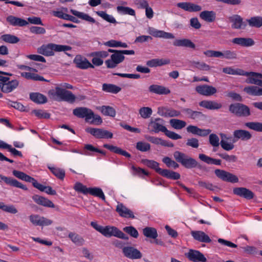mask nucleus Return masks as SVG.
<instances>
[{
  "instance_id": "nucleus-1",
  "label": "nucleus",
  "mask_w": 262,
  "mask_h": 262,
  "mask_svg": "<svg viewBox=\"0 0 262 262\" xmlns=\"http://www.w3.org/2000/svg\"><path fill=\"white\" fill-rule=\"evenodd\" d=\"M74 87L68 83H60L55 90H50L48 92L49 97L56 101H64L73 103L76 100V96L72 92L67 89H73Z\"/></svg>"
},
{
  "instance_id": "nucleus-2",
  "label": "nucleus",
  "mask_w": 262,
  "mask_h": 262,
  "mask_svg": "<svg viewBox=\"0 0 262 262\" xmlns=\"http://www.w3.org/2000/svg\"><path fill=\"white\" fill-rule=\"evenodd\" d=\"M73 114L78 118H84L85 121L90 124L100 125L102 123L101 117L99 115H95L92 110L87 107H77L73 110Z\"/></svg>"
},
{
  "instance_id": "nucleus-3",
  "label": "nucleus",
  "mask_w": 262,
  "mask_h": 262,
  "mask_svg": "<svg viewBox=\"0 0 262 262\" xmlns=\"http://www.w3.org/2000/svg\"><path fill=\"white\" fill-rule=\"evenodd\" d=\"M108 52L113 53L108 59L105 61L106 67L108 69H114L119 64L122 62L125 59L124 55H134L135 51L132 50H118L109 49Z\"/></svg>"
},
{
  "instance_id": "nucleus-4",
  "label": "nucleus",
  "mask_w": 262,
  "mask_h": 262,
  "mask_svg": "<svg viewBox=\"0 0 262 262\" xmlns=\"http://www.w3.org/2000/svg\"><path fill=\"white\" fill-rule=\"evenodd\" d=\"M173 157L178 162L180 163L186 168L191 169L197 167L200 169L206 170L205 167L201 165L194 159L179 151H175L173 153Z\"/></svg>"
},
{
  "instance_id": "nucleus-5",
  "label": "nucleus",
  "mask_w": 262,
  "mask_h": 262,
  "mask_svg": "<svg viewBox=\"0 0 262 262\" xmlns=\"http://www.w3.org/2000/svg\"><path fill=\"white\" fill-rule=\"evenodd\" d=\"M229 111L232 114L239 117H247L251 115L250 108L241 103L231 104L229 106Z\"/></svg>"
},
{
  "instance_id": "nucleus-6",
  "label": "nucleus",
  "mask_w": 262,
  "mask_h": 262,
  "mask_svg": "<svg viewBox=\"0 0 262 262\" xmlns=\"http://www.w3.org/2000/svg\"><path fill=\"white\" fill-rule=\"evenodd\" d=\"M101 233L105 237L113 236L125 240L128 239V237L126 235L115 226H106L103 227Z\"/></svg>"
},
{
  "instance_id": "nucleus-7",
  "label": "nucleus",
  "mask_w": 262,
  "mask_h": 262,
  "mask_svg": "<svg viewBox=\"0 0 262 262\" xmlns=\"http://www.w3.org/2000/svg\"><path fill=\"white\" fill-rule=\"evenodd\" d=\"M85 131L98 139H111L113 136L111 132L102 128L88 127L86 128Z\"/></svg>"
},
{
  "instance_id": "nucleus-8",
  "label": "nucleus",
  "mask_w": 262,
  "mask_h": 262,
  "mask_svg": "<svg viewBox=\"0 0 262 262\" xmlns=\"http://www.w3.org/2000/svg\"><path fill=\"white\" fill-rule=\"evenodd\" d=\"M214 173L217 177L224 181L231 183H237L238 182V179L237 176L224 170L215 169Z\"/></svg>"
},
{
  "instance_id": "nucleus-9",
  "label": "nucleus",
  "mask_w": 262,
  "mask_h": 262,
  "mask_svg": "<svg viewBox=\"0 0 262 262\" xmlns=\"http://www.w3.org/2000/svg\"><path fill=\"white\" fill-rule=\"evenodd\" d=\"M186 257L193 262H206L207 259L204 255L198 250L189 249L188 252L185 253Z\"/></svg>"
},
{
  "instance_id": "nucleus-10",
  "label": "nucleus",
  "mask_w": 262,
  "mask_h": 262,
  "mask_svg": "<svg viewBox=\"0 0 262 262\" xmlns=\"http://www.w3.org/2000/svg\"><path fill=\"white\" fill-rule=\"evenodd\" d=\"M195 90L199 94L205 96H212L217 93V90L215 87L207 84L196 86Z\"/></svg>"
},
{
  "instance_id": "nucleus-11",
  "label": "nucleus",
  "mask_w": 262,
  "mask_h": 262,
  "mask_svg": "<svg viewBox=\"0 0 262 262\" xmlns=\"http://www.w3.org/2000/svg\"><path fill=\"white\" fill-rule=\"evenodd\" d=\"M228 19L232 23L231 27L234 29H245L247 24L243 21V18L238 14H234L228 17Z\"/></svg>"
},
{
  "instance_id": "nucleus-12",
  "label": "nucleus",
  "mask_w": 262,
  "mask_h": 262,
  "mask_svg": "<svg viewBox=\"0 0 262 262\" xmlns=\"http://www.w3.org/2000/svg\"><path fill=\"white\" fill-rule=\"evenodd\" d=\"M122 252L125 257L132 259H140L142 256L139 250L131 246L123 247Z\"/></svg>"
},
{
  "instance_id": "nucleus-13",
  "label": "nucleus",
  "mask_w": 262,
  "mask_h": 262,
  "mask_svg": "<svg viewBox=\"0 0 262 262\" xmlns=\"http://www.w3.org/2000/svg\"><path fill=\"white\" fill-rule=\"evenodd\" d=\"M164 121L163 119L158 118L154 120H151L149 123L148 126L151 127V132L158 133L160 132L164 133L166 129V127L164 125Z\"/></svg>"
},
{
  "instance_id": "nucleus-14",
  "label": "nucleus",
  "mask_w": 262,
  "mask_h": 262,
  "mask_svg": "<svg viewBox=\"0 0 262 262\" xmlns=\"http://www.w3.org/2000/svg\"><path fill=\"white\" fill-rule=\"evenodd\" d=\"M116 211L122 217L135 219L134 212L124 205L122 203H118L116 206Z\"/></svg>"
},
{
  "instance_id": "nucleus-15",
  "label": "nucleus",
  "mask_w": 262,
  "mask_h": 262,
  "mask_svg": "<svg viewBox=\"0 0 262 262\" xmlns=\"http://www.w3.org/2000/svg\"><path fill=\"white\" fill-rule=\"evenodd\" d=\"M233 136L234 141L241 140L242 141H248L250 140L252 137V134L250 132L245 129H236L233 132Z\"/></svg>"
},
{
  "instance_id": "nucleus-16",
  "label": "nucleus",
  "mask_w": 262,
  "mask_h": 262,
  "mask_svg": "<svg viewBox=\"0 0 262 262\" xmlns=\"http://www.w3.org/2000/svg\"><path fill=\"white\" fill-rule=\"evenodd\" d=\"M233 192L241 197H243L247 200H250L254 198V194L250 190L245 187H236L233 188Z\"/></svg>"
},
{
  "instance_id": "nucleus-17",
  "label": "nucleus",
  "mask_w": 262,
  "mask_h": 262,
  "mask_svg": "<svg viewBox=\"0 0 262 262\" xmlns=\"http://www.w3.org/2000/svg\"><path fill=\"white\" fill-rule=\"evenodd\" d=\"M19 85V81L16 80H8L7 82H0V89L5 93H10L16 89Z\"/></svg>"
},
{
  "instance_id": "nucleus-18",
  "label": "nucleus",
  "mask_w": 262,
  "mask_h": 262,
  "mask_svg": "<svg viewBox=\"0 0 262 262\" xmlns=\"http://www.w3.org/2000/svg\"><path fill=\"white\" fill-rule=\"evenodd\" d=\"M2 181H4L6 184L11 186L19 188L25 190L28 189L25 185L19 182L16 180L0 174V182Z\"/></svg>"
},
{
  "instance_id": "nucleus-19",
  "label": "nucleus",
  "mask_w": 262,
  "mask_h": 262,
  "mask_svg": "<svg viewBox=\"0 0 262 262\" xmlns=\"http://www.w3.org/2000/svg\"><path fill=\"white\" fill-rule=\"evenodd\" d=\"M74 62L77 67L81 69L94 68V66L86 58L82 57L81 55H77L74 59Z\"/></svg>"
},
{
  "instance_id": "nucleus-20",
  "label": "nucleus",
  "mask_w": 262,
  "mask_h": 262,
  "mask_svg": "<svg viewBox=\"0 0 262 262\" xmlns=\"http://www.w3.org/2000/svg\"><path fill=\"white\" fill-rule=\"evenodd\" d=\"M177 6L185 11L188 12H199L202 10V7L196 4L190 2H182L177 4Z\"/></svg>"
},
{
  "instance_id": "nucleus-21",
  "label": "nucleus",
  "mask_w": 262,
  "mask_h": 262,
  "mask_svg": "<svg viewBox=\"0 0 262 262\" xmlns=\"http://www.w3.org/2000/svg\"><path fill=\"white\" fill-rule=\"evenodd\" d=\"M186 129L188 133L201 137L206 136L211 132V129H201L196 126L191 125L188 126Z\"/></svg>"
},
{
  "instance_id": "nucleus-22",
  "label": "nucleus",
  "mask_w": 262,
  "mask_h": 262,
  "mask_svg": "<svg viewBox=\"0 0 262 262\" xmlns=\"http://www.w3.org/2000/svg\"><path fill=\"white\" fill-rule=\"evenodd\" d=\"M144 137L148 141L156 145H161L163 146L169 147H172L173 146V144L172 143L168 142L160 138L150 136L147 135H145Z\"/></svg>"
},
{
  "instance_id": "nucleus-23",
  "label": "nucleus",
  "mask_w": 262,
  "mask_h": 262,
  "mask_svg": "<svg viewBox=\"0 0 262 262\" xmlns=\"http://www.w3.org/2000/svg\"><path fill=\"white\" fill-rule=\"evenodd\" d=\"M191 235L195 240L202 243H209L211 239L204 232L202 231H192Z\"/></svg>"
},
{
  "instance_id": "nucleus-24",
  "label": "nucleus",
  "mask_w": 262,
  "mask_h": 262,
  "mask_svg": "<svg viewBox=\"0 0 262 262\" xmlns=\"http://www.w3.org/2000/svg\"><path fill=\"white\" fill-rule=\"evenodd\" d=\"M32 198L33 200V201L38 205L49 208L55 207L54 204L51 201L43 196L36 194L33 195Z\"/></svg>"
},
{
  "instance_id": "nucleus-25",
  "label": "nucleus",
  "mask_w": 262,
  "mask_h": 262,
  "mask_svg": "<svg viewBox=\"0 0 262 262\" xmlns=\"http://www.w3.org/2000/svg\"><path fill=\"white\" fill-rule=\"evenodd\" d=\"M199 105L208 110H219L222 107L221 103L212 100H203L199 102Z\"/></svg>"
},
{
  "instance_id": "nucleus-26",
  "label": "nucleus",
  "mask_w": 262,
  "mask_h": 262,
  "mask_svg": "<svg viewBox=\"0 0 262 262\" xmlns=\"http://www.w3.org/2000/svg\"><path fill=\"white\" fill-rule=\"evenodd\" d=\"M149 91L151 93L158 95H167L170 93V91L168 88L157 84L150 85Z\"/></svg>"
},
{
  "instance_id": "nucleus-27",
  "label": "nucleus",
  "mask_w": 262,
  "mask_h": 262,
  "mask_svg": "<svg viewBox=\"0 0 262 262\" xmlns=\"http://www.w3.org/2000/svg\"><path fill=\"white\" fill-rule=\"evenodd\" d=\"M173 45L175 47H182L194 49L195 44L191 40L186 38L176 39L173 42Z\"/></svg>"
},
{
  "instance_id": "nucleus-28",
  "label": "nucleus",
  "mask_w": 262,
  "mask_h": 262,
  "mask_svg": "<svg viewBox=\"0 0 262 262\" xmlns=\"http://www.w3.org/2000/svg\"><path fill=\"white\" fill-rule=\"evenodd\" d=\"M7 21L14 26L23 27L28 24V22L25 19L10 15L6 18Z\"/></svg>"
},
{
  "instance_id": "nucleus-29",
  "label": "nucleus",
  "mask_w": 262,
  "mask_h": 262,
  "mask_svg": "<svg viewBox=\"0 0 262 262\" xmlns=\"http://www.w3.org/2000/svg\"><path fill=\"white\" fill-rule=\"evenodd\" d=\"M233 43L243 47H250L254 45V40L251 38L237 37L232 39Z\"/></svg>"
},
{
  "instance_id": "nucleus-30",
  "label": "nucleus",
  "mask_w": 262,
  "mask_h": 262,
  "mask_svg": "<svg viewBox=\"0 0 262 262\" xmlns=\"http://www.w3.org/2000/svg\"><path fill=\"white\" fill-rule=\"evenodd\" d=\"M199 16L202 19L208 23L213 22L216 18V13L213 11H203L200 13Z\"/></svg>"
},
{
  "instance_id": "nucleus-31",
  "label": "nucleus",
  "mask_w": 262,
  "mask_h": 262,
  "mask_svg": "<svg viewBox=\"0 0 262 262\" xmlns=\"http://www.w3.org/2000/svg\"><path fill=\"white\" fill-rule=\"evenodd\" d=\"M70 12L73 15L80 19H82V20H85L92 24L97 23L95 19L89 15L88 14L81 12H79L74 9H71Z\"/></svg>"
},
{
  "instance_id": "nucleus-32",
  "label": "nucleus",
  "mask_w": 262,
  "mask_h": 262,
  "mask_svg": "<svg viewBox=\"0 0 262 262\" xmlns=\"http://www.w3.org/2000/svg\"><path fill=\"white\" fill-rule=\"evenodd\" d=\"M103 147L106 149H108V150L112 152L122 155L125 157L130 158L131 157L130 154L117 146L105 144L103 145Z\"/></svg>"
},
{
  "instance_id": "nucleus-33",
  "label": "nucleus",
  "mask_w": 262,
  "mask_h": 262,
  "mask_svg": "<svg viewBox=\"0 0 262 262\" xmlns=\"http://www.w3.org/2000/svg\"><path fill=\"white\" fill-rule=\"evenodd\" d=\"M150 34L155 37L165 39H173L174 38L173 34L161 30H154L150 32Z\"/></svg>"
},
{
  "instance_id": "nucleus-34",
  "label": "nucleus",
  "mask_w": 262,
  "mask_h": 262,
  "mask_svg": "<svg viewBox=\"0 0 262 262\" xmlns=\"http://www.w3.org/2000/svg\"><path fill=\"white\" fill-rule=\"evenodd\" d=\"M30 98L33 102L38 104H43L47 102L46 96L39 93H30Z\"/></svg>"
},
{
  "instance_id": "nucleus-35",
  "label": "nucleus",
  "mask_w": 262,
  "mask_h": 262,
  "mask_svg": "<svg viewBox=\"0 0 262 262\" xmlns=\"http://www.w3.org/2000/svg\"><path fill=\"white\" fill-rule=\"evenodd\" d=\"M160 174L166 178L172 180H178L180 178V174L178 172L170 171L168 169H160Z\"/></svg>"
},
{
  "instance_id": "nucleus-36",
  "label": "nucleus",
  "mask_w": 262,
  "mask_h": 262,
  "mask_svg": "<svg viewBox=\"0 0 262 262\" xmlns=\"http://www.w3.org/2000/svg\"><path fill=\"white\" fill-rule=\"evenodd\" d=\"M84 150H85L84 154L86 155L93 156L94 152L100 153L103 155H105V151L100 150V149L94 147L92 144H85L84 146Z\"/></svg>"
},
{
  "instance_id": "nucleus-37",
  "label": "nucleus",
  "mask_w": 262,
  "mask_h": 262,
  "mask_svg": "<svg viewBox=\"0 0 262 262\" xmlns=\"http://www.w3.org/2000/svg\"><path fill=\"white\" fill-rule=\"evenodd\" d=\"M102 90L107 93L117 94L121 91V88L116 85L111 83H103Z\"/></svg>"
},
{
  "instance_id": "nucleus-38",
  "label": "nucleus",
  "mask_w": 262,
  "mask_h": 262,
  "mask_svg": "<svg viewBox=\"0 0 262 262\" xmlns=\"http://www.w3.org/2000/svg\"><path fill=\"white\" fill-rule=\"evenodd\" d=\"M199 158L201 161L208 164H214L216 165H220L221 164V160L211 158L203 154H199Z\"/></svg>"
},
{
  "instance_id": "nucleus-39",
  "label": "nucleus",
  "mask_w": 262,
  "mask_h": 262,
  "mask_svg": "<svg viewBox=\"0 0 262 262\" xmlns=\"http://www.w3.org/2000/svg\"><path fill=\"white\" fill-rule=\"evenodd\" d=\"M244 92L253 96H262V88L257 86H248L244 89Z\"/></svg>"
},
{
  "instance_id": "nucleus-40",
  "label": "nucleus",
  "mask_w": 262,
  "mask_h": 262,
  "mask_svg": "<svg viewBox=\"0 0 262 262\" xmlns=\"http://www.w3.org/2000/svg\"><path fill=\"white\" fill-rule=\"evenodd\" d=\"M20 75L22 77H24L27 79H31L35 81H47L44 78L39 75L31 72H21Z\"/></svg>"
},
{
  "instance_id": "nucleus-41",
  "label": "nucleus",
  "mask_w": 262,
  "mask_h": 262,
  "mask_svg": "<svg viewBox=\"0 0 262 262\" xmlns=\"http://www.w3.org/2000/svg\"><path fill=\"white\" fill-rule=\"evenodd\" d=\"M246 21L251 27L260 28L262 26V17L261 16H253L249 19H247Z\"/></svg>"
},
{
  "instance_id": "nucleus-42",
  "label": "nucleus",
  "mask_w": 262,
  "mask_h": 262,
  "mask_svg": "<svg viewBox=\"0 0 262 262\" xmlns=\"http://www.w3.org/2000/svg\"><path fill=\"white\" fill-rule=\"evenodd\" d=\"M143 233L145 236L152 239H156L158 236L156 229L153 227H145L143 229Z\"/></svg>"
},
{
  "instance_id": "nucleus-43",
  "label": "nucleus",
  "mask_w": 262,
  "mask_h": 262,
  "mask_svg": "<svg viewBox=\"0 0 262 262\" xmlns=\"http://www.w3.org/2000/svg\"><path fill=\"white\" fill-rule=\"evenodd\" d=\"M88 194H90L92 195L97 196L102 200H105V195L102 189L98 187H90L88 188Z\"/></svg>"
},
{
  "instance_id": "nucleus-44",
  "label": "nucleus",
  "mask_w": 262,
  "mask_h": 262,
  "mask_svg": "<svg viewBox=\"0 0 262 262\" xmlns=\"http://www.w3.org/2000/svg\"><path fill=\"white\" fill-rule=\"evenodd\" d=\"M38 53L47 56H53L54 54L52 51L51 43L42 46L38 49Z\"/></svg>"
},
{
  "instance_id": "nucleus-45",
  "label": "nucleus",
  "mask_w": 262,
  "mask_h": 262,
  "mask_svg": "<svg viewBox=\"0 0 262 262\" xmlns=\"http://www.w3.org/2000/svg\"><path fill=\"white\" fill-rule=\"evenodd\" d=\"M117 12L122 15H129L132 16H135V11L128 7H124L122 6H118L117 7Z\"/></svg>"
},
{
  "instance_id": "nucleus-46",
  "label": "nucleus",
  "mask_w": 262,
  "mask_h": 262,
  "mask_svg": "<svg viewBox=\"0 0 262 262\" xmlns=\"http://www.w3.org/2000/svg\"><path fill=\"white\" fill-rule=\"evenodd\" d=\"M142 162L143 164L148 166V167L155 169L157 172L160 174V169H162L159 167V164L154 160L143 159L142 160Z\"/></svg>"
},
{
  "instance_id": "nucleus-47",
  "label": "nucleus",
  "mask_w": 262,
  "mask_h": 262,
  "mask_svg": "<svg viewBox=\"0 0 262 262\" xmlns=\"http://www.w3.org/2000/svg\"><path fill=\"white\" fill-rule=\"evenodd\" d=\"M68 236L77 246H81L84 243V239L76 233L71 232L69 234Z\"/></svg>"
},
{
  "instance_id": "nucleus-48",
  "label": "nucleus",
  "mask_w": 262,
  "mask_h": 262,
  "mask_svg": "<svg viewBox=\"0 0 262 262\" xmlns=\"http://www.w3.org/2000/svg\"><path fill=\"white\" fill-rule=\"evenodd\" d=\"M223 72L230 75H245L246 72L239 69H233L232 67H226L223 69Z\"/></svg>"
},
{
  "instance_id": "nucleus-49",
  "label": "nucleus",
  "mask_w": 262,
  "mask_h": 262,
  "mask_svg": "<svg viewBox=\"0 0 262 262\" xmlns=\"http://www.w3.org/2000/svg\"><path fill=\"white\" fill-rule=\"evenodd\" d=\"M245 126L249 129L258 132H262V123L258 122H248L245 123Z\"/></svg>"
},
{
  "instance_id": "nucleus-50",
  "label": "nucleus",
  "mask_w": 262,
  "mask_h": 262,
  "mask_svg": "<svg viewBox=\"0 0 262 262\" xmlns=\"http://www.w3.org/2000/svg\"><path fill=\"white\" fill-rule=\"evenodd\" d=\"M169 122L171 126L176 129H181L186 125L185 121L176 119H171Z\"/></svg>"
},
{
  "instance_id": "nucleus-51",
  "label": "nucleus",
  "mask_w": 262,
  "mask_h": 262,
  "mask_svg": "<svg viewBox=\"0 0 262 262\" xmlns=\"http://www.w3.org/2000/svg\"><path fill=\"white\" fill-rule=\"evenodd\" d=\"M220 58L227 59H235L237 58V54L235 51L231 50H225L223 52L220 51Z\"/></svg>"
},
{
  "instance_id": "nucleus-52",
  "label": "nucleus",
  "mask_w": 262,
  "mask_h": 262,
  "mask_svg": "<svg viewBox=\"0 0 262 262\" xmlns=\"http://www.w3.org/2000/svg\"><path fill=\"white\" fill-rule=\"evenodd\" d=\"M1 39L4 41L9 43H16L20 40L17 36L9 34L2 35Z\"/></svg>"
},
{
  "instance_id": "nucleus-53",
  "label": "nucleus",
  "mask_w": 262,
  "mask_h": 262,
  "mask_svg": "<svg viewBox=\"0 0 262 262\" xmlns=\"http://www.w3.org/2000/svg\"><path fill=\"white\" fill-rule=\"evenodd\" d=\"M49 169L53 174L60 180H63L65 177V171L63 169L55 167L48 166Z\"/></svg>"
},
{
  "instance_id": "nucleus-54",
  "label": "nucleus",
  "mask_w": 262,
  "mask_h": 262,
  "mask_svg": "<svg viewBox=\"0 0 262 262\" xmlns=\"http://www.w3.org/2000/svg\"><path fill=\"white\" fill-rule=\"evenodd\" d=\"M96 13L100 17L102 18L104 20L113 24H116L117 21L115 18L112 15L107 14L105 12L103 11H96Z\"/></svg>"
},
{
  "instance_id": "nucleus-55",
  "label": "nucleus",
  "mask_w": 262,
  "mask_h": 262,
  "mask_svg": "<svg viewBox=\"0 0 262 262\" xmlns=\"http://www.w3.org/2000/svg\"><path fill=\"white\" fill-rule=\"evenodd\" d=\"M12 173L16 178L26 182H30L32 178V177L20 171L14 170L12 171Z\"/></svg>"
},
{
  "instance_id": "nucleus-56",
  "label": "nucleus",
  "mask_w": 262,
  "mask_h": 262,
  "mask_svg": "<svg viewBox=\"0 0 262 262\" xmlns=\"http://www.w3.org/2000/svg\"><path fill=\"white\" fill-rule=\"evenodd\" d=\"M190 63L192 66L200 70L209 71L210 69V67L204 62L192 61Z\"/></svg>"
},
{
  "instance_id": "nucleus-57",
  "label": "nucleus",
  "mask_w": 262,
  "mask_h": 262,
  "mask_svg": "<svg viewBox=\"0 0 262 262\" xmlns=\"http://www.w3.org/2000/svg\"><path fill=\"white\" fill-rule=\"evenodd\" d=\"M52 51L55 52H61V51H70L72 49V48L66 45H56L54 43H51Z\"/></svg>"
},
{
  "instance_id": "nucleus-58",
  "label": "nucleus",
  "mask_w": 262,
  "mask_h": 262,
  "mask_svg": "<svg viewBox=\"0 0 262 262\" xmlns=\"http://www.w3.org/2000/svg\"><path fill=\"white\" fill-rule=\"evenodd\" d=\"M101 112L105 116L114 117L116 115L115 110L110 106H102L101 107Z\"/></svg>"
},
{
  "instance_id": "nucleus-59",
  "label": "nucleus",
  "mask_w": 262,
  "mask_h": 262,
  "mask_svg": "<svg viewBox=\"0 0 262 262\" xmlns=\"http://www.w3.org/2000/svg\"><path fill=\"white\" fill-rule=\"evenodd\" d=\"M139 112L141 116L145 119L149 118L152 113L151 108L149 107H141Z\"/></svg>"
},
{
  "instance_id": "nucleus-60",
  "label": "nucleus",
  "mask_w": 262,
  "mask_h": 262,
  "mask_svg": "<svg viewBox=\"0 0 262 262\" xmlns=\"http://www.w3.org/2000/svg\"><path fill=\"white\" fill-rule=\"evenodd\" d=\"M209 143L214 148L218 147L220 144V139L215 134H211L209 137Z\"/></svg>"
},
{
  "instance_id": "nucleus-61",
  "label": "nucleus",
  "mask_w": 262,
  "mask_h": 262,
  "mask_svg": "<svg viewBox=\"0 0 262 262\" xmlns=\"http://www.w3.org/2000/svg\"><path fill=\"white\" fill-rule=\"evenodd\" d=\"M123 231L134 238H137L139 236L138 231L133 226L125 227L123 229Z\"/></svg>"
},
{
  "instance_id": "nucleus-62",
  "label": "nucleus",
  "mask_w": 262,
  "mask_h": 262,
  "mask_svg": "<svg viewBox=\"0 0 262 262\" xmlns=\"http://www.w3.org/2000/svg\"><path fill=\"white\" fill-rule=\"evenodd\" d=\"M248 76L246 81L247 83L253 84L262 87V80L257 79V77H256L255 76Z\"/></svg>"
},
{
  "instance_id": "nucleus-63",
  "label": "nucleus",
  "mask_w": 262,
  "mask_h": 262,
  "mask_svg": "<svg viewBox=\"0 0 262 262\" xmlns=\"http://www.w3.org/2000/svg\"><path fill=\"white\" fill-rule=\"evenodd\" d=\"M136 148L141 151L146 152L150 150V145L148 143L140 141L137 143Z\"/></svg>"
},
{
  "instance_id": "nucleus-64",
  "label": "nucleus",
  "mask_w": 262,
  "mask_h": 262,
  "mask_svg": "<svg viewBox=\"0 0 262 262\" xmlns=\"http://www.w3.org/2000/svg\"><path fill=\"white\" fill-rule=\"evenodd\" d=\"M75 191L81 192L84 194H88V188L80 182H76L74 186Z\"/></svg>"
}]
</instances>
